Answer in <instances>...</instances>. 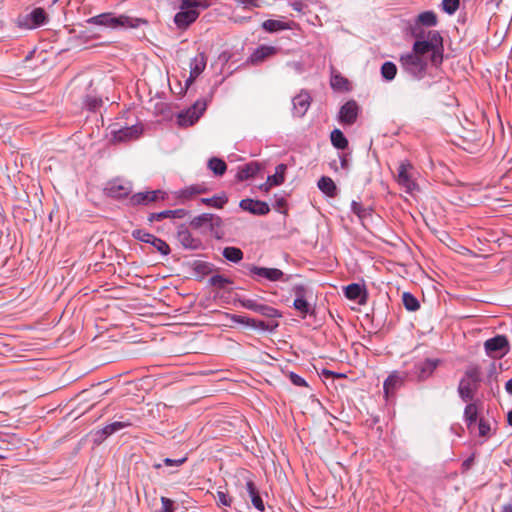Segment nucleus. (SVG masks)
<instances>
[{"label": "nucleus", "instance_id": "nucleus-1", "mask_svg": "<svg viewBox=\"0 0 512 512\" xmlns=\"http://www.w3.org/2000/svg\"><path fill=\"white\" fill-rule=\"evenodd\" d=\"M210 6L209 0H180L179 11L174 16V23L179 29H186L199 17L198 9Z\"/></svg>", "mask_w": 512, "mask_h": 512}, {"label": "nucleus", "instance_id": "nucleus-2", "mask_svg": "<svg viewBox=\"0 0 512 512\" xmlns=\"http://www.w3.org/2000/svg\"><path fill=\"white\" fill-rule=\"evenodd\" d=\"M443 39L438 31H429L426 40H416L412 52L424 57L431 52V61L438 65L443 60Z\"/></svg>", "mask_w": 512, "mask_h": 512}, {"label": "nucleus", "instance_id": "nucleus-3", "mask_svg": "<svg viewBox=\"0 0 512 512\" xmlns=\"http://www.w3.org/2000/svg\"><path fill=\"white\" fill-rule=\"evenodd\" d=\"M87 23L106 26L110 28L129 27L136 28L147 22L141 18H133L126 15L115 16L112 13H103L87 20Z\"/></svg>", "mask_w": 512, "mask_h": 512}, {"label": "nucleus", "instance_id": "nucleus-4", "mask_svg": "<svg viewBox=\"0 0 512 512\" xmlns=\"http://www.w3.org/2000/svg\"><path fill=\"white\" fill-rule=\"evenodd\" d=\"M480 369L477 366H470L460 380L458 386V393L461 399L465 402L471 401L474 398V393L478 389V384L481 380Z\"/></svg>", "mask_w": 512, "mask_h": 512}, {"label": "nucleus", "instance_id": "nucleus-5", "mask_svg": "<svg viewBox=\"0 0 512 512\" xmlns=\"http://www.w3.org/2000/svg\"><path fill=\"white\" fill-rule=\"evenodd\" d=\"M402 68L413 77H422L425 73L427 61L421 55L412 51L400 57Z\"/></svg>", "mask_w": 512, "mask_h": 512}, {"label": "nucleus", "instance_id": "nucleus-6", "mask_svg": "<svg viewBox=\"0 0 512 512\" xmlns=\"http://www.w3.org/2000/svg\"><path fill=\"white\" fill-rule=\"evenodd\" d=\"M190 226L196 230L208 231L212 234L218 236V229L222 226V219L212 213H203L194 217Z\"/></svg>", "mask_w": 512, "mask_h": 512}, {"label": "nucleus", "instance_id": "nucleus-7", "mask_svg": "<svg viewBox=\"0 0 512 512\" xmlns=\"http://www.w3.org/2000/svg\"><path fill=\"white\" fill-rule=\"evenodd\" d=\"M206 107L207 103L204 99L197 100L191 107L177 115V123L182 127L193 125L202 116Z\"/></svg>", "mask_w": 512, "mask_h": 512}, {"label": "nucleus", "instance_id": "nucleus-8", "mask_svg": "<svg viewBox=\"0 0 512 512\" xmlns=\"http://www.w3.org/2000/svg\"><path fill=\"white\" fill-rule=\"evenodd\" d=\"M248 275L253 278L255 281L260 282L262 279L268 280L270 282H276L285 280L288 281V278H284V273L282 270L278 268H267L260 267L256 265H248Z\"/></svg>", "mask_w": 512, "mask_h": 512}, {"label": "nucleus", "instance_id": "nucleus-9", "mask_svg": "<svg viewBox=\"0 0 512 512\" xmlns=\"http://www.w3.org/2000/svg\"><path fill=\"white\" fill-rule=\"evenodd\" d=\"M484 349L488 356L501 358L510 350L509 341L505 335H496L484 342Z\"/></svg>", "mask_w": 512, "mask_h": 512}, {"label": "nucleus", "instance_id": "nucleus-10", "mask_svg": "<svg viewBox=\"0 0 512 512\" xmlns=\"http://www.w3.org/2000/svg\"><path fill=\"white\" fill-rule=\"evenodd\" d=\"M412 165L409 162H401L398 168L397 181L399 185L405 188V191L412 194L417 190V184L414 181V176L411 170Z\"/></svg>", "mask_w": 512, "mask_h": 512}, {"label": "nucleus", "instance_id": "nucleus-11", "mask_svg": "<svg viewBox=\"0 0 512 512\" xmlns=\"http://www.w3.org/2000/svg\"><path fill=\"white\" fill-rule=\"evenodd\" d=\"M133 237L141 242L151 244L157 251L162 255H168L170 253L169 245L162 239L150 234L144 230H135L132 233Z\"/></svg>", "mask_w": 512, "mask_h": 512}, {"label": "nucleus", "instance_id": "nucleus-12", "mask_svg": "<svg viewBox=\"0 0 512 512\" xmlns=\"http://www.w3.org/2000/svg\"><path fill=\"white\" fill-rule=\"evenodd\" d=\"M132 185L129 181L115 179L109 182L105 188L108 196L113 198H123L130 194Z\"/></svg>", "mask_w": 512, "mask_h": 512}, {"label": "nucleus", "instance_id": "nucleus-13", "mask_svg": "<svg viewBox=\"0 0 512 512\" xmlns=\"http://www.w3.org/2000/svg\"><path fill=\"white\" fill-rule=\"evenodd\" d=\"M177 239L184 249L199 250L203 246L201 239L194 237L184 225L179 227Z\"/></svg>", "mask_w": 512, "mask_h": 512}, {"label": "nucleus", "instance_id": "nucleus-14", "mask_svg": "<svg viewBox=\"0 0 512 512\" xmlns=\"http://www.w3.org/2000/svg\"><path fill=\"white\" fill-rule=\"evenodd\" d=\"M207 64L206 55L201 52L198 53L193 59H191L189 67H190V75L186 80V88L189 87L198 76L204 71Z\"/></svg>", "mask_w": 512, "mask_h": 512}, {"label": "nucleus", "instance_id": "nucleus-15", "mask_svg": "<svg viewBox=\"0 0 512 512\" xmlns=\"http://www.w3.org/2000/svg\"><path fill=\"white\" fill-rule=\"evenodd\" d=\"M239 206L242 210L259 216L266 215L270 212V207L266 202L250 198L242 199Z\"/></svg>", "mask_w": 512, "mask_h": 512}, {"label": "nucleus", "instance_id": "nucleus-16", "mask_svg": "<svg viewBox=\"0 0 512 512\" xmlns=\"http://www.w3.org/2000/svg\"><path fill=\"white\" fill-rule=\"evenodd\" d=\"M278 52V48L269 45H261L257 47L253 53L248 57L247 63L258 65L264 62L269 57L274 56Z\"/></svg>", "mask_w": 512, "mask_h": 512}, {"label": "nucleus", "instance_id": "nucleus-17", "mask_svg": "<svg viewBox=\"0 0 512 512\" xmlns=\"http://www.w3.org/2000/svg\"><path fill=\"white\" fill-rule=\"evenodd\" d=\"M142 132V129L137 125L123 127L118 130H112V140L114 142H127L137 139Z\"/></svg>", "mask_w": 512, "mask_h": 512}, {"label": "nucleus", "instance_id": "nucleus-18", "mask_svg": "<svg viewBox=\"0 0 512 512\" xmlns=\"http://www.w3.org/2000/svg\"><path fill=\"white\" fill-rule=\"evenodd\" d=\"M292 103L294 115L297 117H303L310 107L311 96L307 91L302 90L293 98Z\"/></svg>", "mask_w": 512, "mask_h": 512}, {"label": "nucleus", "instance_id": "nucleus-19", "mask_svg": "<svg viewBox=\"0 0 512 512\" xmlns=\"http://www.w3.org/2000/svg\"><path fill=\"white\" fill-rule=\"evenodd\" d=\"M438 362L439 361L435 359H425L423 361H419L414 365L413 373L417 376L418 379L424 380L432 375L433 371L438 365Z\"/></svg>", "mask_w": 512, "mask_h": 512}, {"label": "nucleus", "instance_id": "nucleus-20", "mask_svg": "<svg viewBox=\"0 0 512 512\" xmlns=\"http://www.w3.org/2000/svg\"><path fill=\"white\" fill-rule=\"evenodd\" d=\"M358 116V106L355 101L346 102L339 111V121L343 124H353Z\"/></svg>", "mask_w": 512, "mask_h": 512}, {"label": "nucleus", "instance_id": "nucleus-21", "mask_svg": "<svg viewBox=\"0 0 512 512\" xmlns=\"http://www.w3.org/2000/svg\"><path fill=\"white\" fill-rule=\"evenodd\" d=\"M164 192L161 190L139 192L132 196L131 200L134 204H143L154 202L159 198L164 199Z\"/></svg>", "mask_w": 512, "mask_h": 512}, {"label": "nucleus", "instance_id": "nucleus-22", "mask_svg": "<svg viewBox=\"0 0 512 512\" xmlns=\"http://www.w3.org/2000/svg\"><path fill=\"white\" fill-rule=\"evenodd\" d=\"M295 26V23L293 21H281V20H274V19H268L262 22L261 27L269 33H275L282 30H292Z\"/></svg>", "mask_w": 512, "mask_h": 512}, {"label": "nucleus", "instance_id": "nucleus-23", "mask_svg": "<svg viewBox=\"0 0 512 512\" xmlns=\"http://www.w3.org/2000/svg\"><path fill=\"white\" fill-rule=\"evenodd\" d=\"M344 294L350 300H358L359 304L366 302V292L360 284H349L345 287Z\"/></svg>", "mask_w": 512, "mask_h": 512}, {"label": "nucleus", "instance_id": "nucleus-24", "mask_svg": "<svg viewBox=\"0 0 512 512\" xmlns=\"http://www.w3.org/2000/svg\"><path fill=\"white\" fill-rule=\"evenodd\" d=\"M260 171V165L256 162H251L240 167L237 173V179L240 181L247 180L254 177Z\"/></svg>", "mask_w": 512, "mask_h": 512}, {"label": "nucleus", "instance_id": "nucleus-25", "mask_svg": "<svg viewBox=\"0 0 512 512\" xmlns=\"http://www.w3.org/2000/svg\"><path fill=\"white\" fill-rule=\"evenodd\" d=\"M414 23L423 27H434L438 24V18L435 12L424 11L416 17Z\"/></svg>", "mask_w": 512, "mask_h": 512}, {"label": "nucleus", "instance_id": "nucleus-26", "mask_svg": "<svg viewBox=\"0 0 512 512\" xmlns=\"http://www.w3.org/2000/svg\"><path fill=\"white\" fill-rule=\"evenodd\" d=\"M318 188L327 196L335 197L337 194V187L334 181L328 176H322L317 183Z\"/></svg>", "mask_w": 512, "mask_h": 512}, {"label": "nucleus", "instance_id": "nucleus-27", "mask_svg": "<svg viewBox=\"0 0 512 512\" xmlns=\"http://www.w3.org/2000/svg\"><path fill=\"white\" fill-rule=\"evenodd\" d=\"M287 170V166L285 164H279L275 168V173L273 175L268 176L267 185L278 186L284 183L285 181V172Z\"/></svg>", "mask_w": 512, "mask_h": 512}, {"label": "nucleus", "instance_id": "nucleus-28", "mask_svg": "<svg viewBox=\"0 0 512 512\" xmlns=\"http://www.w3.org/2000/svg\"><path fill=\"white\" fill-rule=\"evenodd\" d=\"M208 189L203 184H195L188 186L178 192V197L183 199H190L195 195L206 193Z\"/></svg>", "mask_w": 512, "mask_h": 512}, {"label": "nucleus", "instance_id": "nucleus-29", "mask_svg": "<svg viewBox=\"0 0 512 512\" xmlns=\"http://www.w3.org/2000/svg\"><path fill=\"white\" fill-rule=\"evenodd\" d=\"M403 383V377L399 375L398 373H392L388 376V378L385 380L383 388L385 394L388 396L390 393H393V391L399 387Z\"/></svg>", "mask_w": 512, "mask_h": 512}, {"label": "nucleus", "instance_id": "nucleus-30", "mask_svg": "<svg viewBox=\"0 0 512 512\" xmlns=\"http://www.w3.org/2000/svg\"><path fill=\"white\" fill-rule=\"evenodd\" d=\"M208 168L214 173L215 176H222L227 170V164L224 160L218 157H212L208 161Z\"/></svg>", "mask_w": 512, "mask_h": 512}, {"label": "nucleus", "instance_id": "nucleus-31", "mask_svg": "<svg viewBox=\"0 0 512 512\" xmlns=\"http://www.w3.org/2000/svg\"><path fill=\"white\" fill-rule=\"evenodd\" d=\"M200 202L207 206L221 209L228 202V197L225 193H221L220 195H216L211 198H201Z\"/></svg>", "mask_w": 512, "mask_h": 512}, {"label": "nucleus", "instance_id": "nucleus-32", "mask_svg": "<svg viewBox=\"0 0 512 512\" xmlns=\"http://www.w3.org/2000/svg\"><path fill=\"white\" fill-rule=\"evenodd\" d=\"M330 139H331L332 145L337 149L344 150L348 147V140L344 136L342 131L339 129H334L331 132Z\"/></svg>", "mask_w": 512, "mask_h": 512}, {"label": "nucleus", "instance_id": "nucleus-33", "mask_svg": "<svg viewBox=\"0 0 512 512\" xmlns=\"http://www.w3.org/2000/svg\"><path fill=\"white\" fill-rule=\"evenodd\" d=\"M223 257L233 263H238L243 259V252L240 248L228 246L223 249Z\"/></svg>", "mask_w": 512, "mask_h": 512}, {"label": "nucleus", "instance_id": "nucleus-34", "mask_svg": "<svg viewBox=\"0 0 512 512\" xmlns=\"http://www.w3.org/2000/svg\"><path fill=\"white\" fill-rule=\"evenodd\" d=\"M33 27L42 26L47 22V14L43 8H35L29 15Z\"/></svg>", "mask_w": 512, "mask_h": 512}, {"label": "nucleus", "instance_id": "nucleus-35", "mask_svg": "<svg viewBox=\"0 0 512 512\" xmlns=\"http://www.w3.org/2000/svg\"><path fill=\"white\" fill-rule=\"evenodd\" d=\"M397 67L393 62L387 61L381 67V75L386 81H391L395 78Z\"/></svg>", "mask_w": 512, "mask_h": 512}, {"label": "nucleus", "instance_id": "nucleus-36", "mask_svg": "<svg viewBox=\"0 0 512 512\" xmlns=\"http://www.w3.org/2000/svg\"><path fill=\"white\" fill-rule=\"evenodd\" d=\"M478 409L476 404L470 403L465 407L464 417L467 422L468 427L470 428L472 424H474L477 420Z\"/></svg>", "mask_w": 512, "mask_h": 512}, {"label": "nucleus", "instance_id": "nucleus-37", "mask_svg": "<svg viewBox=\"0 0 512 512\" xmlns=\"http://www.w3.org/2000/svg\"><path fill=\"white\" fill-rule=\"evenodd\" d=\"M293 307L299 311L304 318L307 314H310L312 312V307L306 300L304 299H295L293 302Z\"/></svg>", "mask_w": 512, "mask_h": 512}, {"label": "nucleus", "instance_id": "nucleus-38", "mask_svg": "<svg viewBox=\"0 0 512 512\" xmlns=\"http://www.w3.org/2000/svg\"><path fill=\"white\" fill-rule=\"evenodd\" d=\"M255 312L259 313L267 318H277V317L281 316V314L279 313V311L277 309H275L271 306L262 304V303H260V305L258 306V308Z\"/></svg>", "mask_w": 512, "mask_h": 512}, {"label": "nucleus", "instance_id": "nucleus-39", "mask_svg": "<svg viewBox=\"0 0 512 512\" xmlns=\"http://www.w3.org/2000/svg\"><path fill=\"white\" fill-rule=\"evenodd\" d=\"M402 298L407 310L416 311L420 307L418 300L412 294L405 292Z\"/></svg>", "mask_w": 512, "mask_h": 512}, {"label": "nucleus", "instance_id": "nucleus-40", "mask_svg": "<svg viewBox=\"0 0 512 512\" xmlns=\"http://www.w3.org/2000/svg\"><path fill=\"white\" fill-rule=\"evenodd\" d=\"M218 506L231 507L233 503L232 497L225 491L218 490L215 496Z\"/></svg>", "mask_w": 512, "mask_h": 512}, {"label": "nucleus", "instance_id": "nucleus-41", "mask_svg": "<svg viewBox=\"0 0 512 512\" xmlns=\"http://www.w3.org/2000/svg\"><path fill=\"white\" fill-rule=\"evenodd\" d=\"M187 215V211L185 209H175V210H165L159 212L158 217L165 218H184Z\"/></svg>", "mask_w": 512, "mask_h": 512}, {"label": "nucleus", "instance_id": "nucleus-42", "mask_svg": "<svg viewBox=\"0 0 512 512\" xmlns=\"http://www.w3.org/2000/svg\"><path fill=\"white\" fill-rule=\"evenodd\" d=\"M459 0H442L441 6L444 12L453 15L459 8Z\"/></svg>", "mask_w": 512, "mask_h": 512}, {"label": "nucleus", "instance_id": "nucleus-43", "mask_svg": "<svg viewBox=\"0 0 512 512\" xmlns=\"http://www.w3.org/2000/svg\"><path fill=\"white\" fill-rule=\"evenodd\" d=\"M348 80L341 76L340 74L332 75L331 77V86L334 89H347Z\"/></svg>", "mask_w": 512, "mask_h": 512}, {"label": "nucleus", "instance_id": "nucleus-44", "mask_svg": "<svg viewBox=\"0 0 512 512\" xmlns=\"http://www.w3.org/2000/svg\"><path fill=\"white\" fill-rule=\"evenodd\" d=\"M209 282H210V284L212 286L217 287V288H221V289L225 288V286L227 284H231L232 283L230 279L224 277L223 275H219V274L212 276L209 279Z\"/></svg>", "mask_w": 512, "mask_h": 512}, {"label": "nucleus", "instance_id": "nucleus-45", "mask_svg": "<svg viewBox=\"0 0 512 512\" xmlns=\"http://www.w3.org/2000/svg\"><path fill=\"white\" fill-rule=\"evenodd\" d=\"M478 431L481 437H489L491 426L488 420L484 418L479 419Z\"/></svg>", "mask_w": 512, "mask_h": 512}, {"label": "nucleus", "instance_id": "nucleus-46", "mask_svg": "<svg viewBox=\"0 0 512 512\" xmlns=\"http://www.w3.org/2000/svg\"><path fill=\"white\" fill-rule=\"evenodd\" d=\"M85 105L89 110H96L102 105V99L95 96H87L85 99Z\"/></svg>", "mask_w": 512, "mask_h": 512}, {"label": "nucleus", "instance_id": "nucleus-47", "mask_svg": "<svg viewBox=\"0 0 512 512\" xmlns=\"http://www.w3.org/2000/svg\"><path fill=\"white\" fill-rule=\"evenodd\" d=\"M410 30H411V35L416 40H426L425 39V31H424L423 26L413 23L410 27Z\"/></svg>", "mask_w": 512, "mask_h": 512}, {"label": "nucleus", "instance_id": "nucleus-48", "mask_svg": "<svg viewBox=\"0 0 512 512\" xmlns=\"http://www.w3.org/2000/svg\"><path fill=\"white\" fill-rule=\"evenodd\" d=\"M114 432H113V428H112V425L111 423L106 425L105 427H103L102 429L98 430L96 432V441L98 442H101L103 441L106 437L112 435Z\"/></svg>", "mask_w": 512, "mask_h": 512}, {"label": "nucleus", "instance_id": "nucleus-49", "mask_svg": "<svg viewBox=\"0 0 512 512\" xmlns=\"http://www.w3.org/2000/svg\"><path fill=\"white\" fill-rule=\"evenodd\" d=\"M287 376H288L289 380L295 386H299V387H306L307 386V382L300 375H298V374H296L294 372H289Z\"/></svg>", "mask_w": 512, "mask_h": 512}, {"label": "nucleus", "instance_id": "nucleus-50", "mask_svg": "<svg viewBox=\"0 0 512 512\" xmlns=\"http://www.w3.org/2000/svg\"><path fill=\"white\" fill-rule=\"evenodd\" d=\"M292 291L295 295V299H304L307 297L308 290L307 288L302 284H297L292 288Z\"/></svg>", "mask_w": 512, "mask_h": 512}, {"label": "nucleus", "instance_id": "nucleus-51", "mask_svg": "<svg viewBox=\"0 0 512 512\" xmlns=\"http://www.w3.org/2000/svg\"><path fill=\"white\" fill-rule=\"evenodd\" d=\"M241 305L249 310L256 311L260 303L254 299H242L240 300Z\"/></svg>", "mask_w": 512, "mask_h": 512}, {"label": "nucleus", "instance_id": "nucleus-52", "mask_svg": "<svg viewBox=\"0 0 512 512\" xmlns=\"http://www.w3.org/2000/svg\"><path fill=\"white\" fill-rule=\"evenodd\" d=\"M162 508L161 512H174L173 501L166 497H161Z\"/></svg>", "mask_w": 512, "mask_h": 512}, {"label": "nucleus", "instance_id": "nucleus-53", "mask_svg": "<svg viewBox=\"0 0 512 512\" xmlns=\"http://www.w3.org/2000/svg\"><path fill=\"white\" fill-rule=\"evenodd\" d=\"M351 209L360 218H362L366 215V210L363 208V206L359 202L352 201Z\"/></svg>", "mask_w": 512, "mask_h": 512}, {"label": "nucleus", "instance_id": "nucleus-54", "mask_svg": "<svg viewBox=\"0 0 512 512\" xmlns=\"http://www.w3.org/2000/svg\"><path fill=\"white\" fill-rule=\"evenodd\" d=\"M251 498V502L253 504V506L260 512H263L264 511V503L259 495V493L253 495V496H250Z\"/></svg>", "mask_w": 512, "mask_h": 512}, {"label": "nucleus", "instance_id": "nucleus-55", "mask_svg": "<svg viewBox=\"0 0 512 512\" xmlns=\"http://www.w3.org/2000/svg\"><path fill=\"white\" fill-rule=\"evenodd\" d=\"M236 2L243 6V8L259 7V0H236Z\"/></svg>", "mask_w": 512, "mask_h": 512}, {"label": "nucleus", "instance_id": "nucleus-56", "mask_svg": "<svg viewBox=\"0 0 512 512\" xmlns=\"http://www.w3.org/2000/svg\"><path fill=\"white\" fill-rule=\"evenodd\" d=\"M186 459V457L180 459L165 458L163 462L167 466H180L186 461Z\"/></svg>", "mask_w": 512, "mask_h": 512}, {"label": "nucleus", "instance_id": "nucleus-57", "mask_svg": "<svg viewBox=\"0 0 512 512\" xmlns=\"http://www.w3.org/2000/svg\"><path fill=\"white\" fill-rule=\"evenodd\" d=\"M111 425L113 428V432L115 433L121 429H124V428L130 426L131 423L127 422V421H116V422L111 423Z\"/></svg>", "mask_w": 512, "mask_h": 512}, {"label": "nucleus", "instance_id": "nucleus-58", "mask_svg": "<svg viewBox=\"0 0 512 512\" xmlns=\"http://www.w3.org/2000/svg\"><path fill=\"white\" fill-rule=\"evenodd\" d=\"M290 5L297 12H303L306 8V5L301 0L293 1Z\"/></svg>", "mask_w": 512, "mask_h": 512}, {"label": "nucleus", "instance_id": "nucleus-59", "mask_svg": "<svg viewBox=\"0 0 512 512\" xmlns=\"http://www.w3.org/2000/svg\"><path fill=\"white\" fill-rule=\"evenodd\" d=\"M246 490H247L249 496H253L258 493V490H257L255 484L251 480H248L246 482Z\"/></svg>", "mask_w": 512, "mask_h": 512}, {"label": "nucleus", "instance_id": "nucleus-60", "mask_svg": "<svg viewBox=\"0 0 512 512\" xmlns=\"http://www.w3.org/2000/svg\"><path fill=\"white\" fill-rule=\"evenodd\" d=\"M250 326L257 327L263 330L268 329V325H266L265 322L256 319H251Z\"/></svg>", "mask_w": 512, "mask_h": 512}, {"label": "nucleus", "instance_id": "nucleus-61", "mask_svg": "<svg viewBox=\"0 0 512 512\" xmlns=\"http://www.w3.org/2000/svg\"><path fill=\"white\" fill-rule=\"evenodd\" d=\"M236 322L238 323H241V324H247V325H250V322H251V319L250 318H247V317H244V316H237L235 318Z\"/></svg>", "mask_w": 512, "mask_h": 512}, {"label": "nucleus", "instance_id": "nucleus-62", "mask_svg": "<svg viewBox=\"0 0 512 512\" xmlns=\"http://www.w3.org/2000/svg\"><path fill=\"white\" fill-rule=\"evenodd\" d=\"M158 215H159V212H158V213H151V214L149 215V217H148V220H149L150 222H153V221H160V220H162V217H158Z\"/></svg>", "mask_w": 512, "mask_h": 512}, {"label": "nucleus", "instance_id": "nucleus-63", "mask_svg": "<svg viewBox=\"0 0 512 512\" xmlns=\"http://www.w3.org/2000/svg\"><path fill=\"white\" fill-rule=\"evenodd\" d=\"M473 461H474V456L469 457L468 459H466L463 462V467H465L466 469H469L470 466L472 465Z\"/></svg>", "mask_w": 512, "mask_h": 512}, {"label": "nucleus", "instance_id": "nucleus-64", "mask_svg": "<svg viewBox=\"0 0 512 512\" xmlns=\"http://www.w3.org/2000/svg\"><path fill=\"white\" fill-rule=\"evenodd\" d=\"M505 389L507 393L512 394V378L506 382Z\"/></svg>", "mask_w": 512, "mask_h": 512}]
</instances>
